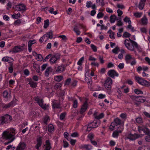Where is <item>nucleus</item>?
<instances>
[{
	"label": "nucleus",
	"mask_w": 150,
	"mask_h": 150,
	"mask_svg": "<svg viewBox=\"0 0 150 150\" xmlns=\"http://www.w3.org/2000/svg\"><path fill=\"white\" fill-rule=\"evenodd\" d=\"M16 131L13 128H10L4 131L2 134V137L4 139H8V141L5 142V145H7L12 142L15 139V135Z\"/></svg>",
	"instance_id": "obj_1"
},
{
	"label": "nucleus",
	"mask_w": 150,
	"mask_h": 150,
	"mask_svg": "<svg viewBox=\"0 0 150 150\" xmlns=\"http://www.w3.org/2000/svg\"><path fill=\"white\" fill-rule=\"evenodd\" d=\"M124 44L127 48L131 51H134V47H135L138 48V50L139 52H142V49L138 47L137 43L129 38L128 39H126L124 41Z\"/></svg>",
	"instance_id": "obj_2"
},
{
	"label": "nucleus",
	"mask_w": 150,
	"mask_h": 150,
	"mask_svg": "<svg viewBox=\"0 0 150 150\" xmlns=\"http://www.w3.org/2000/svg\"><path fill=\"white\" fill-rule=\"evenodd\" d=\"M12 119V117L8 114L0 116V126L9 123Z\"/></svg>",
	"instance_id": "obj_3"
},
{
	"label": "nucleus",
	"mask_w": 150,
	"mask_h": 150,
	"mask_svg": "<svg viewBox=\"0 0 150 150\" xmlns=\"http://www.w3.org/2000/svg\"><path fill=\"white\" fill-rule=\"evenodd\" d=\"M100 124V121L99 120H94L92 122L90 123L87 125L86 130L88 131H90L92 129L98 127Z\"/></svg>",
	"instance_id": "obj_4"
},
{
	"label": "nucleus",
	"mask_w": 150,
	"mask_h": 150,
	"mask_svg": "<svg viewBox=\"0 0 150 150\" xmlns=\"http://www.w3.org/2000/svg\"><path fill=\"white\" fill-rule=\"evenodd\" d=\"M112 83V79L109 77L105 81L104 86L105 88L108 91L109 94H110L111 93V89Z\"/></svg>",
	"instance_id": "obj_5"
},
{
	"label": "nucleus",
	"mask_w": 150,
	"mask_h": 150,
	"mask_svg": "<svg viewBox=\"0 0 150 150\" xmlns=\"http://www.w3.org/2000/svg\"><path fill=\"white\" fill-rule=\"evenodd\" d=\"M135 79L139 84L142 86L147 87L150 86V82L144 80L143 78L136 77Z\"/></svg>",
	"instance_id": "obj_6"
},
{
	"label": "nucleus",
	"mask_w": 150,
	"mask_h": 150,
	"mask_svg": "<svg viewBox=\"0 0 150 150\" xmlns=\"http://www.w3.org/2000/svg\"><path fill=\"white\" fill-rule=\"evenodd\" d=\"M34 99L35 100L42 108L45 110L47 108V106L46 104H44V101L42 98L38 96L35 97Z\"/></svg>",
	"instance_id": "obj_7"
},
{
	"label": "nucleus",
	"mask_w": 150,
	"mask_h": 150,
	"mask_svg": "<svg viewBox=\"0 0 150 150\" xmlns=\"http://www.w3.org/2000/svg\"><path fill=\"white\" fill-rule=\"evenodd\" d=\"M124 129L123 125L120 126L118 128L114 131L112 134V136L115 138H117L120 133H122Z\"/></svg>",
	"instance_id": "obj_8"
},
{
	"label": "nucleus",
	"mask_w": 150,
	"mask_h": 150,
	"mask_svg": "<svg viewBox=\"0 0 150 150\" xmlns=\"http://www.w3.org/2000/svg\"><path fill=\"white\" fill-rule=\"evenodd\" d=\"M60 55L58 54H55L52 56L50 60V62L51 64L57 63L59 60Z\"/></svg>",
	"instance_id": "obj_9"
},
{
	"label": "nucleus",
	"mask_w": 150,
	"mask_h": 150,
	"mask_svg": "<svg viewBox=\"0 0 150 150\" xmlns=\"http://www.w3.org/2000/svg\"><path fill=\"white\" fill-rule=\"evenodd\" d=\"M23 50V47L21 46H16L14 47L12 49L9 50L10 53L13 54L21 52Z\"/></svg>",
	"instance_id": "obj_10"
},
{
	"label": "nucleus",
	"mask_w": 150,
	"mask_h": 150,
	"mask_svg": "<svg viewBox=\"0 0 150 150\" xmlns=\"http://www.w3.org/2000/svg\"><path fill=\"white\" fill-rule=\"evenodd\" d=\"M16 10L18 11H24L26 10V6L23 4H19L16 6Z\"/></svg>",
	"instance_id": "obj_11"
},
{
	"label": "nucleus",
	"mask_w": 150,
	"mask_h": 150,
	"mask_svg": "<svg viewBox=\"0 0 150 150\" xmlns=\"http://www.w3.org/2000/svg\"><path fill=\"white\" fill-rule=\"evenodd\" d=\"M140 137V136L137 134H129L127 137V139H129L130 140L133 141Z\"/></svg>",
	"instance_id": "obj_12"
},
{
	"label": "nucleus",
	"mask_w": 150,
	"mask_h": 150,
	"mask_svg": "<svg viewBox=\"0 0 150 150\" xmlns=\"http://www.w3.org/2000/svg\"><path fill=\"white\" fill-rule=\"evenodd\" d=\"M79 148L80 149H85L86 150H91L92 149V146L90 144H83L79 146Z\"/></svg>",
	"instance_id": "obj_13"
},
{
	"label": "nucleus",
	"mask_w": 150,
	"mask_h": 150,
	"mask_svg": "<svg viewBox=\"0 0 150 150\" xmlns=\"http://www.w3.org/2000/svg\"><path fill=\"white\" fill-rule=\"evenodd\" d=\"M26 146L25 143L21 142L17 146L16 150H24L26 149Z\"/></svg>",
	"instance_id": "obj_14"
},
{
	"label": "nucleus",
	"mask_w": 150,
	"mask_h": 150,
	"mask_svg": "<svg viewBox=\"0 0 150 150\" xmlns=\"http://www.w3.org/2000/svg\"><path fill=\"white\" fill-rule=\"evenodd\" d=\"M108 74L112 78H114L115 76H118V74L114 70L109 71L108 73Z\"/></svg>",
	"instance_id": "obj_15"
},
{
	"label": "nucleus",
	"mask_w": 150,
	"mask_h": 150,
	"mask_svg": "<svg viewBox=\"0 0 150 150\" xmlns=\"http://www.w3.org/2000/svg\"><path fill=\"white\" fill-rule=\"evenodd\" d=\"M65 69V67L64 65L58 66L56 70V73H60L64 71Z\"/></svg>",
	"instance_id": "obj_16"
},
{
	"label": "nucleus",
	"mask_w": 150,
	"mask_h": 150,
	"mask_svg": "<svg viewBox=\"0 0 150 150\" xmlns=\"http://www.w3.org/2000/svg\"><path fill=\"white\" fill-rule=\"evenodd\" d=\"M88 107L87 103L86 101L82 105L79 112L80 114H83L86 110Z\"/></svg>",
	"instance_id": "obj_17"
},
{
	"label": "nucleus",
	"mask_w": 150,
	"mask_h": 150,
	"mask_svg": "<svg viewBox=\"0 0 150 150\" xmlns=\"http://www.w3.org/2000/svg\"><path fill=\"white\" fill-rule=\"evenodd\" d=\"M44 148L43 150H50L51 149L50 143L49 140L46 141V144L44 145Z\"/></svg>",
	"instance_id": "obj_18"
},
{
	"label": "nucleus",
	"mask_w": 150,
	"mask_h": 150,
	"mask_svg": "<svg viewBox=\"0 0 150 150\" xmlns=\"http://www.w3.org/2000/svg\"><path fill=\"white\" fill-rule=\"evenodd\" d=\"M62 103L59 100V101L55 100L52 106L54 108H60V105Z\"/></svg>",
	"instance_id": "obj_19"
},
{
	"label": "nucleus",
	"mask_w": 150,
	"mask_h": 150,
	"mask_svg": "<svg viewBox=\"0 0 150 150\" xmlns=\"http://www.w3.org/2000/svg\"><path fill=\"white\" fill-rule=\"evenodd\" d=\"M36 42L35 40H30L29 41L28 44V50L29 52L32 51V45Z\"/></svg>",
	"instance_id": "obj_20"
},
{
	"label": "nucleus",
	"mask_w": 150,
	"mask_h": 150,
	"mask_svg": "<svg viewBox=\"0 0 150 150\" xmlns=\"http://www.w3.org/2000/svg\"><path fill=\"white\" fill-rule=\"evenodd\" d=\"M93 116L97 120H99V119H101L104 117V114L103 113H102L98 115L97 112H95L93 114Z\"/></svg>",
	"instance_id": "obj_21"
},
{
	"label": "nucleus",
	"mask_w": 150,
	"mask_h": 150,
	"mask_svg": "<svg viewBox=\"0 0 150 150\" xmlns=\"http://www.w3.org/2000/svg\"><path fill=\"white\" fill-rule=\"evenodd\" d=\"M37 144L36 145L35 147L36 149H39L42 144V138L41 137H39L37 138Z\"/></svg>",
	"instance_id": "obj_22"
},
{
	"label": "nucleus",
	"mask_w": 150,
	"mask_h": 150,
	"mask_svg": "<svg viewBox=\"0 0 150 150\" xmlns=\"http://www.w3.org/2000/svg\"><path fill=\"white\" fill-rule=\"evenodd\" d=\"M115 124L116 126L120 125H123L124 126V122H122L120 119L118 118H116L115 119L113 122Z\"/></svg>",
	"instance_id": "obj_23"
},
{
	"label": "nucleus",
	"mask_w": 150,
	"mask_h": 150,
	"mask_svg": "<svg viewBox=\"0 0 150 150\" xmlns=\"http://www.w3.org/2000/svg\"><path fill=\"white\" fill-rule=\"evenodd\" d=\"M49 39L46 33L39 40V42L42 43L43 42H46Z\"/></svg>",
	"instance_id": "obj_24"
},
{
	"label": "nucleus",
	"mask_w": 150,
	"mask_h": 150,
	"mask_svg": "<svg viewBox=\"0 0 150 150\" xmlns=\"http://www.w3.org/2000/svg\"><path fill=\"white\" fill-rule=\"evenodd\" d=\"M2 61L7 62L8 63L11 62L13 60V59L11 57L8 56L4 57L1 60Z\"/></svg>",
	"instance_id": "obj_25"
},
{
	"label": "nucleus",
	"mask_w": 150,
	"mask_h": 150,
	"mask_svg": "<svg viewBox=\"0 0 150 150\" xmlns=\"http://www.w3.org/2000/svg\"><path fill=\"white\" fill-rule=\"evenodd\" d=\"M146 0H144V1L140 0L139 5H138V8L140 10H142L144 7L145 3Z\"/></svg>",
	"instance_id": "obj_26"
},
{
	"label": "nucleus",
	"mask_w": 150,
	"mask_h": 150,
	"mask_svg": "<svg viewBox=\"0 0 150 150\" xmlns=\"http://www.w3.org/2000/svg\"><path fill=\"white\" fill-rule=\"evenodd\" d=\"M133 57H131V56L129 54H126L125 57V59L127 63H130V61L133 59Z\"/></svg>",
	"instance_id": "obj_27"
},
{
	"label": "nucleus",
	"mask_w": 150,
	"mask_h": 150,
	"mask_svg": "<svg viewBox=\"0 0 150 150\" xmlns=\"http://www.w3.org/2000/svg\"><path fill=\"white\" fill-rule=\"evenodd\" d=\"M141 23L143 25H146L148 22V20L145 16H144L141 20Z\"/></svg>",
	"instance_id": "obj_28"
},
{
	"label": "nucleus",
	"mask_w": 150,
	"mask_h": 150,
	"mask_svg": "<svg viewBox=\"0 0 150 150\" xmlns=\"http://www.w3.org/2000/svg\"><path fill=\"white\" fill-rule=\"evenodd\" d=\"M3 96L6 100L7 98H10V95L7 91H5L3 93Z\"/></svg>",
	"instance_id": "obj_29"
},
{
	"label": "nucleus",
	"mask_w": 150,
	"mask_h": 150,
	"mask_svg": "<svg viewBox=\"0 0 150 150\" xmlns=\"http://www.w3.org/2000/svg\"><path fill=\"white\" fill-rule=\"evenodd\" d=\"M117 16L114 15H111L110 17V22L111 23H114L115 22L117 18Z\"/></svg>",
	"instance_id": "obj_30"
},
{
	"label": "nucleus",
	"mask_w": 150,
	"mask_h": 150,
	"mask_svg": "<svg viewBox=\"0 0 150 150\" xmlns=\"http://www.w3.org/2000/svg\"><path fill=\"white\" fill-rule=\"evenodd\" d=\"M13 101H11L8 103L3 104V107L4 108H8L13 106Z\"/></svg>",
	"instance_id": "obj_31"
},
{
	"label": "nucleus",
	"mask_w": 150,
	"mask_h": 150,
	"mask_svg": "<svg viewBox=\"0 0 150 150\" xmlns=\"http://www.w3.org/2000/svg\"><path fill=\"white\" fill-rule=\"evenodd\" d=\"M28 84L32 88H35L37 86V83L34 82L32 80H30L29 81Z\"/></svg>",
	"instance_id": "obj_32"
},
{
	"label": "nucleus",
	"mask_w": 150,
	"mask_h": 150,
	"mask_svg": "<svg viewBox=\"0 0 150 150\" xmlns=\"http://www.w3.org/2000/svg\"><path fill=\"white\" fill-rule=\"evenodd\" d=\"M117 25L119 27L122 26L123 25V23L121 21V18H118L117 19Z\"/></svg>",
	"instance_id": "obj_33"
},
{
	"label": "nucleus",
	"mask_w": 150,
	"mask_h": 150,
	"mask_svg": "<svg viewBox=\"0 0 150 150\" xmlns=\"http://www.w3.org/2000/svg\"><path fill=\"white\" fill-rule=\"evenodd\" d=\"M48 130L50 132H52L54 130L53 125L51 124H49L48 127Z\"/></svg>",
	"instance_id": "obj_34"
},
{
	"label": "nucleus",
	"mask_w": 150,
	"mask_h": 150,
	"mask_svg": "<svg viewBox=\"0 0 150 150\" xmlns=\"http://www.w3.org/2000/svg\"><path fill=\"white\" fill-rule=\"evenodd\" d=\"M108 33L110 34L109 36L111 39H114L115 38V33L113 32L111 30H109L108 31Z\"/></svg>",
	"instance_id": "obj_35"
},
{
	"label": "nucleus",
	"mask_w": 150,
	"mask_h": 150,
	"mask_svg": "<svg viewBox=\"0 0 150 150\" xmlns=\"http://www.w3.org/2000/svg\"><path fill=\"white\" fill-rule=\"evenodd\" d=\"M46 33L48 36V39L50 38L52 39L53 38V32L52 30H51L49 32H47Z\"/></svg>",
	"instance_id": "obj_36"
},
{
	"label": "nucleus",
	"mask_w": 150,
	"mask_h": 150,
	"mask_svg": "<svg viewBox=\"0 0 150 150\" xmlns=\"http://www.w3.org/2000/svg\"><path fill=\"white\" fill-rule=\"evenodd\" d=\"M138 100H137V102L143 103L146 100L145 98L144 97H138Z\"/></svg>",
	"instance_id": "obj_37"
},
{
	"label": "nucleus",
	"mask_w": 150,
	"mask_h": 150,
	"mask_svg": "<svg viewBox=\"0 0 150 150\" xmlns=\"http://www.w3.org/2000/svg\"><path fill=\"white\" fill-rule=\"evenodd\" d=\"M142 14L143 13L142 12H137L134 13V15L136 18H139L142 16Z\"/></svg>",
	"instance_id": "obj_38"
},
{
	"label": "nucleus",
	"mask_w": 150,
	"mask_h": 150,
	"mask_svg": "<svg viewBox=\"0 0 150 150\" xmlns=\"http://www.w3.org/2000/svg\"><path fill=\"white\" fill-rule=\"evenodd\" d=\"M117 8L121 9H123L125 8V6L122 4L118 3L116 5Z\"/></svg>",
	"instance_id": "obj_39"
},
{
	"label": "nucleus",
	"mask_w": 150,
	"mask_h": 150,
	"mask_svg": "<svg viewBox=\"0 0 150 150\" xmlns=\"http://www.w3.org/2000/svg\"><path fill=\"white\" fill-rule=\"evenodd\" d=\"M22 21L21 19H18L14 23V25L16 26H19L22 23Z\"/></svg>",
	"instance_id": "obj_40"
},
{
	"label": "nucleus",
	"mask_w": 150,
	"mask_h": 150,
	"mask_svg": "<svg viewBox=\"0 0 150 150\" xmlns=\"http://www.w3.org/2000/svg\"><path fill=\"white\" fill-rule=\"evenodd\" d=\"M51 71V68L50 67H48L46 70L45 72V75L46 76H48L49 74Z\"/></svg>",
	"instance_id": "obj_41"
},
{
	"label": "nucleus",
	"mask_w": 150,
	"mask_h": 150,
	"mask_svg": "<svg viewBox=\"0 0 150 150\" xmlns=\"http://www.w3.org/2000/svg\"><path fill=\"white\" fill-rule=\"evenodd\" d=\"M42 57L41 54H36V59L39 61H41L42 59Z\"/></svg>",
	"instance_id": "obj_42"
},
{
	"label": "nucleus",
	"mask_w": 150,
	"mask_h": 150,
	"mask_svg": "<svg viewBox=\"0 0 150 150\" xmlns=\"http://www.w3.org/2000/svg\"><path fill=\"white\" fill-rule=\"evenodd\" d=\"M21 14L19 13H18L17 14L14 13L12 16V18L14 19H17L20 16Z\"/></svg>",
	"instance_id": "obj_43"
},
{
	"label": "nucleus",
	"mask_w": 150,
	"mask_h": 150,
	"mask_svg": "<svg viewBox=\"0 0 150 150\" xmlns=\"http://www.w3.org/2000/svg\"><path fill=\"white\" fill-rule=\"evenodd\" d=\"M62 76H57L54 77V80L57 82H59L62 79Z\"/></svg>",
	"instance_id": "obj_44"
},
{
	"label": "nucleus",
	"mask_w": 150,
	"mask_h": 150,
	"mask_svg": "<svg viewBox=\"0 0 150 150\" xmlns=\"http://www.w3.org/2000/svg\"><path fill=\"white\" fill-rule=\"evenodd\" d=\"M62 85L61 83H57L55 84L54 86V89L57 90L58 89H60L62 86Z\"/></svg>",
	"instance_id": "obj_45"
},
{
	"label": "nucleus",
	"mask_w": 150,
	"mask_h": 150,
	"mask_svg": "<svg viewBox=\"0 0 150 150\" xmlns=\"http://www.w3.org/2000/svg\"><path fill=\"white\" fill-rule=\"evenodd\" d=\"M116 125H115V124L114 122H112L111 123L109 127V129L111 130H113L115 129V126Z\"/></svg>",
	"instance_id": "obj_46"
},
{
	"label": "nucleus",
	"mask_w": 150,
	"mask_h": 150,
	"mask_svg": "<svg viewBox=\"0 0 150 150\" xmlns=\"http://www.w3.org/2000/svg\"><path fill=\"white\" fill-rule=\"evenodd\" d=\"M144 132L147 135H150V131L147 128L144 127L143 130Z\"/></svg>",
	"instance_id": "obj_47"
},
{
	"label": "nucleus",
	"mask_w": 150,
	"mask_h": 150,
	"mask_svg": "<svg viewBox=\"0 0 150 150\" xmlns=\"http://www.w3.org/2000/svg\"><path fill=\"white\" fill-rule=\"evenodd\" d=\"M49 117L47 115L45 116L44 118V122L46 124H47V122L50 120Z\"/></svg>",
	"instance_id": "obj_48"
},
{
	"label": "nucleus",
	"mask_w": 150,
	"mask_h": 150,
	"mask_svg": "<svg viewBox=\"0 0 150 150\" xmlns=\"http://www.w3.org/2000/svg\"><path fill=\"white\" fill-rule=\"evenodd\" d=\"M94 137V135L92 133H89L88 135V138L91 141L93 139Z\"/></svg>",
	"instance_id": "obj_49"
},
{
	"label": "nucleus",
	"mask_w": 150,
	"mask_h": 150,
	"mask_svg": "<svg viewBox=\"0 0 150 150\" xmlns=\"http://www.w3.org/2000/svg\"><path fill=\"white\" fill-rule=\"evenodd\" d=\"M49 21L48 20H47L44 21V28H46L49 25Z\"/></svg>",
	"instance_id": "obj_50"
},
{
	"label": "nucleus",
	"mask_w": 150,
	"mask_h": 150,
	"mask_svg": "<svg viewBox=\"0 0 150 150\" xmlns=\"http://www.w3.org/2000/svg\"><path fill=\"white\" fill-rule=\"evenodd\" d=\"M66 113V112H64L62 113L60 116V119L61 120H63L65 117Z\"/></svg>",
	"instance_id": "obj_51"
},
{
	"label": "nucleus",
	"mask_w": 150,
	"mask_h": 150,
	"mask_svg": "<svg viewBox=\"0 0 150 150\" xmlns=\"http://www.w3.org/2000/svg\"><path fill=\"white\" fill-rule=\"evenodd\" d=\"M54 9L53 8H51L49 10V12L51 14H53L54 15H56L57 13V11H54Z\"/></svg>",
	"instance_id": "obj_52"
},
{
	"label": "nucleus",
	"mask_w": 150,
	"mask_h": 150,
	"mask_svg": "<svg viewBox=\"0 0 150 150\" xmlns=\"http://www.w3.org/2000/svg\"><path fill=\"white\" fill-rule=\"evenodd\" d=\"M119 50V48L118 47H116L115 48L112 50V52L115 54L118 53V51Z\"/></svg>",
	"instance_id": "obj_53"
},
{
	"label": "nucleus",
	"mask_w": 150,
	"mask_h": 150,
	"mask_svg": "<svg viewBox=\"0 0 150 150\" xmlns=\"http://www.w3.org/2000/svg\"><path fill=\"white\" fill-rule=\"evenodd\" d=\"M134 91L136 94H137L143 93V92L142 91L138 89H135L134 90Z\"/></svg>",
	"instance_id": "obj_54"
},
{
	"label": "nucleus",
	"mask_w": 150,
	"mask_h": 150,
	"mask_svg": "<svg viewBox=\"0 0 150 150\" xmlns=\"http://www.w3.org/2000/svg\"><path fill=\"white\" fill-rule=\"evenodd\" d=\"M78 101L77 100H74L73 102V106L74 108H76L78 106Z\"/></svg>",
	"instance_id": "obj_55"
},
{
	"label": "nucleus",
	"mask_w": 150,
	"mask_h": 150,
	"mask_svg": "<svg viewBox=\"0 0 150 150\" xmlns=\"http://www.w3.org/2000/svg\"><path fill=\"white\" fill-rule=\"evenodd\" d=\"M131 35L127 32H125L123 35V37L124 38H128Z\"/></svg>",
	"instance_id": "obj_56"
},
{
	"label": "nucleus",
	"mask_w": 150,
	"mask_h": 150,
	"mask_svg": "<svg viewBox=\"0 0 150 150\" xmlns=\"http://www.w3.org/2000/svg\"><path fill=\"white\" fill-rule=\"evenodd\" d=\"M73 30L77 35H79L80 34L81 32L76 28H74Z\"/></svg>",
	"instance_id": "obj_57"
},
{
	"label": "nucleus",
	"mask_w": 150,
	"mask_h": 150,
	"mask_svg": "<svg viewBox=\"0 0 150 150\" xmlns=\"http://www.w3.org/2000/svg\"><path fill=\"white\" fill-rule=\"evenodd\" d=\"M124 21L126 23H128L129 24H131V21L130 20V18L127 17H126L125 18Z\"/></svg>",
	"instance_id": "obj_58"
},
{
	"label": "nucleus",
	"mask_w": 150,
	"mask_h": 150,
	"mask_svg": "<svg viewBox=\"0 0 150 150\" xmlns=\"http://www.w3.org/2000/svg\"><path fill=\"white\" fill-rule=\"evenodd\" d=\"M84 60V57H82L77 62V64L78 65H81L82 62Z\"/></svg>",
	"instance_id": "obj_59"
},
{
	"label": "nucleus",
	"mask_w": 150,
	"mask_h": 150,
	"mask_svg": "<svg viewBox=\"0 0 150 150\" xmlns=\"http://www.w3.org/2000/svg\"><path fill=\"white\" fill-rule=\"evenodd\" d=\"M13 64L12 63L10 64V67L8 68L9 72L11 73L13 72Z\"/></svg>",
	"instance_id": "obj_60"
},
{
	"label": "nucleus",
	"mask_w": 150,
	"mask_h": 150,
	"mask_svg": "<svg viewBox=\"0 0 150 150\" xmlns=\"http://www.w3.org/2000/svg\"><path fill=\"white\" fill-rule=\"evenodd\" d=\"M92 83L91 79L90 78V79H89L88 81L87 82L88 87L90 88H92Z\"/></svg>",
	"instance_id": "obj_61"
},
{
	"label": "nucleus",
	"mask_w": 150,
	"mask_h": 150,
	"mask_svg": "<svg viewBox=\"0 0 150 150\" xmlns=\"http://www.w3.org/2000/svg\"><path fill=\"white\" fill-rule=\"evenodd\" d=\"M92 4V3L91 1H87L86 3V7L88 8H89L91 7Z\"/></svg>",
	"instance_id": "obj_62"
},
{
	"label": "nucleus",
	"mask_w": 150,
	"mask_h": 150,
	"mask_svg": "<svg viewBox=\"0 0 150 150\" xmlns=\"http://www.w3.org/2000/svg\"><path fill=\"white\" fill-rule=\"evenodd\" d=\"M103 13L102 12H99L98 13L97 17L98 18H100L103 17Z\"/></svg>",
	"instance_id": "obj_63"
},
{
	"label": "nucleus",
	"mask_w": 150,
	"mask_h": 150,
	"mask_svg": "<svg viewBox=\"0 0 150 150\" xmlns=\"http://www.w3.org/2000/svg\"><path fill=\"white\" fill-rule=\"evenodd\" d=\"M71 85L73 87H74L76 86L77 83V81L76 80H74L71 82Z\"/></svg>",
	"instance_id": "obj_64"
}]
</instances>
